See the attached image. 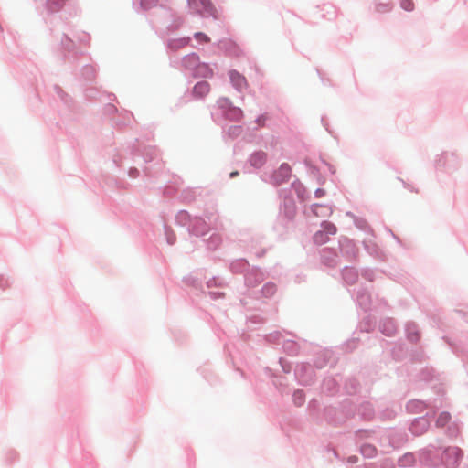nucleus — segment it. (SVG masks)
Instances as JSON below:
<instances>
[{
	"mask_svg": "<svg viewBox=\"0 0 468 468\" xmlns=\"http://www.w3.org/2000/svg\"><path fill=\"white\" fill-rule=\"evenodd\" d=\"M201 8H198L197 2L196 0H192L189 2L191 7L197 9V11L202 15H211L214 17H217L216 11L212 6L210 0H198Z\"/></svg>",
	"mask_w": 468,
	"mask_h": 468,
	"instance_id": "nucleus-1",
	"label": "nucleus"
},
{
	"mask_svg": "<svg viewBox=\"0 0 468 468\" xmlns=\"http://www.w3.org/2000/svg\"><path fill=\"white\" fill-rule=\"evenodd\" d=\"M292 169L289 165L282 164L273 175V180L276 184L286 182L291 176Z\"/></svg>",
	"mask_w": 468,
	"mask_h": 468,
	"instance_id": "nucleus-2",
	"label": "nucleus"
},
{
	"mask_svg": "<svg viewBox=\"0 0 468 468\" xmlns=\"http://www.w3.org/2000/svg\"><path fill=\"white\" fill-rule=\"evenodd\" d=\"M429 423L426 419L420 418L415 420L410 427L411 431L416 435H421L428 430Z\"/></svg>",
	"mask_w": 468,
	"mask_h": 468,
	"instance_id": "nucleus-3",
	"label": "nucleus"
},
{
	"mask_svg": "<svg viewBox=\"0 0 468 468\" xmlns=\"http://www.w3.org/2000/svg\"><path fill=\"white\" fill-rule=\"evenodd\" d=\"M210 91V85L207 81H200L197 82L194 89H193V94L197 98H202L208 94Z\"/></svg>",
	"mask_w": 468,
	"mask_h": 468,
	"instance_id": "nucleus-4",
	"label": "nucleus"
},
{
	"mask_svg": "<svg viewBox=\"0 0 468 468\" xmlns=\"http://www.w3.org/2000/svg\"><path fill=\"white\" fill-rule=\"evenodd\" d=\"M229 78H230V80L233 83V85L238 90H242L243 88H245L247 86V81H246L245 78L243 76H241L237 71H230Z\"/></svg>",
	"mask_w": 468,
	"mask_h": 468,
	"instance_id": "nucleus-5",
	"label": "nucleus"
},
{
	"mask_svg": "<svg viewBox=\"0 0 468 468\" xmlns=\"http://www.w3.org/2000/svg\"><path fill=\"white\" fill-rule=\"evenodd\" d=\"M266 161V154L262 152L255 153L250 157V164L255 167H261Z\"/></svg>",
	"mask_w": 468,
	"mask_h": 468,
	"instance_id": "nucleus-6",
	"label": "nucleus"
},
{
	"mask_svg": "<svg viewBox=\"0 0 468 468\" xmlns=\"http://www.w3.org/2000/svg\"><path fill=\"white\" fill-rule=\"evenodd\" d=\"M451 420V415L448 412H442L437 419V426L444 427Z\"/></svg>",
	"mask_w": 468,
	"mask_h": 468,
	"instance_id": "nucleus-7",
	"label": "nucleus"
},
{
	"mask_svg": "<svg viewBox=\"0 0 468 468\" xmlns=\"http://www.w3.org/2000/svg\"><path fill=\"white\" fill-rule=\"evenodd\" d=\"M322 231H324L327 236L328 235H334L336 232V228L332 223L324 222L323 224V230Z\"/></svg>",
	"mask_w": 468,
	"mask_h": 468,
	"instance_id": "nucleus-8",
	"label": "nucleus"
},
{
	"mask_svg": "<svg viewBox=\"0 0 468 468\" xmlns=\"http://www.w3.org/2000/svg\"><path fill=\"white\" fill-rule=\"evenodd\" d=\"M314 239L317 244H324L327 241V235L324 231H317L314 234Z\"/></svg>",
	"mask_w": 468,
	"mask_h": 468,
	"instance_id": "nucleus-9",
	"label": "nucleus"
},
{
	"mask_svg": "<svg viewBox=\"0 0 468 468\" xmlns=\"http://www.w3.org/2000/svg\"><path fill=\"white\" fill-rule=\"evenodd\" d=\"M400 5L406 11H411L414 8V3L412 0H401Z\"/></svg>",
	"mask_w": 468,
	"mask_h": 468,
	"instance_id": "nucleus-10",
	"label": "nucleus"
},
{
	"mask_svg": "<svg viewBox=\"0 0 468 468\" xmlns=\"http://www.w3.org/2000/svg\"><path fill=\"white\" fill-rule=\"evenodd\" d=\"M293 399L297 405H302L303 402V393L302 391H296L293 394Z\"/></svg>",
	"mask_w": 468,
	"mask_h": 468,
	"instance_id": "nucleus-11",
	"label": "nucleus"
},
{
	"mask_svg": "<svg viewBox=\"0 0 468 468\" xmlns=\"http://www.w3.org/2000/svg\"><path fill=\"white\" fill-rule=\"evenodd\" d=\"M195 38L199 41V42H203V43H207L209 41V37L205 35L204 33H196L195 34Z\"/></svg>",
	"mask_w": 468,
	"mask_h": 468,
	"instance_id": "nucleus-12",
	"label": "nucleus"
},
{
	"mask_svg": "<svg viewBox=\"0 0 468 468\" xmlns=\"http://www.w3.org/2000/svg\"><path fill=\"white\" fill-rule=\"evenodd\" d=\"M199 70L202 72V75L204 77L212 76V70L210 69H208L207 66L200 67Z\"/></svg>",
	"mask_w": 468,
	"mask_h": 468,
	"instance_id": "nucleus-13",
	"label": "nucleus"
},
{
	"mask_svg": "<svg viewBox=\"0 0 468 468\" xmlns=\"http://www.w3.org/2000/svg\"><path fill=\"white\" fill-rule=\"evenodd\" d=\"M318 209H324L325 210L326 212H329L331 213V210L326 207H323V206H320V205H315L314 207V213L316 215V216H319L320 213H318Z\"/></svg>",
	"mask_w": 468,
	"mask_h": 468,
	"instance_id": "nucleus-14",
	"label": "nucleus"
},
{
	"mask_svg": "<svg viewBox=\"0 0 468 468\" xmlns=\"http://www.w3.org/2000/svg\"><path fill=\"white\" fill-rule=\"evenodd\" d=\"M373 452H374V449L369 445L363 446V448H362V452L364 454H367V456H370L373 453Z\"/></svg>",
	"mask_w": 468,
	"mask_h": 468,
	"instance_id": "nucleus-15",
	"label": "nucleus"
},
{
	"mask_svg": "<svg viewBox=\"0 0 468 468\" xmlns=\"http://www.w3.org/2000/svg\"><path fill=\"white\" fill-rule=\"evenodd\" d=\"M395 333V326L393 325L392 323H388V330L386 332V334L388 335H391Z\"/></svg>",
	"mask_w": 468,
	"mask_h": 468,
	"instance_id": "nucleus-16",
	"label": "nucleus"
},
{
	"mask_svg": "<svg viewBox=\"0 0 468 468\" xmlns=\"http://www.w3.org/2000/svg\"><path fill=\"white\" fill-rule=\"evenodd\" d=\"M315 195H316V197H321L322 196H324V190H323V189H317V190L315 191Z\"/></svg>",
	"mask_w": 468,
	"mask_h": 468,
	"instance_id": "nucleus-17",
	"label": "nucleus"
},
{
	"mask_svg": "<svg viewBox=\"0 0 468 468\" xmlns=\"http://www.w3.org/2000/svg\"><path fill=\"white\" fill-rule=\"evenodd\" d=\"M448 452H451L452 454H456L457 455L458 454V449L453 448V449L448 450Z\"/></svg>",
	"mask_w": 468,
	"mask_h": 468,
	"instance_id": "nucleus-18",
	"label": "nucleus"
},
{
	"mask_svg": "<svg viewBox=\"0 0 468 468\" xmlns=\"http://www.w3.org/2000/svg\"><path fill=\"white\" fill-rule=\"evenodd\" d=\"M237 175H238V172H233V173L230 174V176H235Z\"/></svg>",
	"mask_w": 468,
	"mask_h": 468,
	"instance_id": "nucleus-19",
	"label": "nucleus"
},
{
	"mask_svg": "<svg viewBox=\"0 0 468 468\" xmlns=\"http://www.w3.org/2000/svg\"><path fill=\"white\" fill-rule=\"evenodd\" d=\"M168 241H169L170 244L174 243V239H170V237L168 238Z\"/></svg>",
	"mask_w": 468,
	"mask_h": 468,
	"instance_id": "nucleus-20",
	"label": "nucleus"
}]
</instances>
